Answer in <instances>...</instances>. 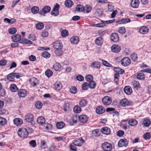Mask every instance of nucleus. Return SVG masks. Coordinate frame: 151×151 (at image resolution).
<instances>
[{"label": "nucleus", "instance_id": "obj_25", "mask_svg": "<svg viewBox=\"0 0 151 151\" xmlns=\"http://www.w3.org/2000/svg\"><path fill=\"white\" fill-rule=\"evenodd\" d=\"M37 123L43 125L45 123V120L44 117L40 116L37 118Z\"/></svg>", "mask_w": 151, "mask_h": 151}, {"label": "nucleus", "instance_id": "obj_12", "mask_svg": "<svg viewBox=\"0 0 151 151\" xmlns=\"http://www.w3.org/2000/svg\"><path fill=\"white\" fill-rule=\"evenodd\" d=\"M130 63V60L127 57L123 58L121 60V64L124 66H128Z\"/></svg>", "mask_w": 151, "mask_h": 151}, {"label": "nucleus", "instance_id": "obj_14", "mask_svg": "<svg viewBox=\"0 0 151 151\" xmlns=\"http://www.w3.org/2000/svg\"><path fill=\"white\" fill-rule=\"evenodd\" d=\"M18 94L19 97L24 98L27 96V91L25 89H20L18 91Z\"/></svg>", "mask_w": 151, "mask_h": 151}, {"label": "nucleus", "instance_id": "obj_53", "mask_svg": "<svg viewBox=\"0 0 151 151\" xmlns=\"http://www.w3.org/2000/svg\"><path fill=\"white\" fill-rule=\"evenodd\" d=\"M101 23L93 24L92 26L93 27H102L105 26V23H104V21H101Z\"/></svg>", "mask_w": 151, "mask_h": 151}, {"label": "nucleus", "instance_id": "obj_27", "mask_svg": "<svg viewBox=\"0 0 151 151\" xmlns=\"http://www.w3.org/2000/svg\"><path fill=\"white\" fill-rule=\"evenodd\" d=\"M150 120L147 118H145L143 119L142 124L143 126L145 127H148L151 123Z\"/></svg>", "mask_w": 151, "mask_h": 151}, {"label": "nucleus", "instance_id": "obj_19", "mask_svg": "<svg viewBox=\"0 0 151 151\" xmlns=\"http://www.w3.org/2000/svg\"><path fill=\"white\" fill-rule=\"evenodd\" d=\"M71 43L77 45L79 42V38L77 36H74L71 37L70 39Z\"/></svg>", "mask_w": 151, "mask_h": 151}, {"label": "nucleus", "instance_id": "obj_45", "mask_svg": "<svg viewBox=\"0 0 151 151\" xmlns=\"http://www.w3.org/2000/svg\"><path fill=\"white\" fill-rule=\"evenodd\" d=\"M62 48L55 49V53L56 55L58 56L62 55L63 54V52L62 50Z\"/></svg>", "mask_w": 151, "mask_h": 151}, {"label": "nucleus", "instance_id": "obj_6", "mask_svg": "<svg viewBox=\"0 0 151 151\" xmlns=\"http://www.w3.org/2000/svg\"><path fill=\"white\" fill-rule=\"evenodd\" d=\"M51 9V7L47 6H45L42 10H40L39 12V14L40 15L44 16L45 14L49 12Z\"/></svg>", "mask_w": 151, "mask_h": 151}, {"label": "nucleus", "instance_id": "obj_11", "mask_svg": "<svg viewBox=\"0 0 151 151\" xmlns=\"http://www.w3.org/2000/svg\"><path fill=\"white\" fill-rule=\"evenodd\" d=\"M128 142L125 138L120 139L118 143V146L120 147H126L128 145Z\"/></svg>", "mask_w": 151, "mask_h": 151}, {"label": "nucleus", "instance_id": "obj_58", "mask_svg": "<svg viewBox=\"0 0 151 151\" xmlns=\"http://www.w3.org/2000/svg\"><path fill=\"white\" fill-rule=\"evenodd\" d=\"M70 91L72 93L75 94L77 92V89L75 86H72L70 89Z\"/></svg>", "mask_w": 151, "mask_h": 151}, {"label": "nucleus", "instance_id": "obj_49", "mask_svg": "<svg viewBox=\"0 0 151 151\" xmlns=\"http://www.w3.org/2000/svg\"><path fill=\"white\" fill-rule=\"evenodd\" d=\"M89 87L88 83L87 82H84L82 85V88L83 90H88Z\"/></svg>", "mask_w": 151, "mask_h": 151}, {"label": "nucleus", "instance_id": "obj_28", "mask_svg": "<svg viewBox=\"0 0 151 151\" xmlns=\"http://www.w3.org/2000/svg\"><path fill=\"white\" fill-rule=\"evenodd\" d=\"M91 66L93 68H100L101 65L99 62L95 61L91 63Z\"/></svg>", "mask_w": 151, "mask_h": 151}, {"label": "nucleus", "instance_id": "obj_5", "mask_svg": "<svg viewBox=\"0 0 151 151\" xmlns=\"http://www.w3.org/2000/svg\"><path fill=\"white\" fill-rule=\"evenodd\" d=\"M34 117L33 114H27L25 116V119L27 122L32 124L34 122Z\"/></svg>", "mask_w": 151, "mask_h": 151}, {"label": "nucleus", "instance_id": "obj_4", "mask_svg": "<svg viewBox=\"0 0 151 151\" xmlns=\"http://www.w3.org/2000/svg\"><path fill=\"white\" fill-rule=\"evenodd\" d=\"M84 140L81 137L76 138L72 141L73 144L76 146H81L83 144Z\"/></svg>", "mask_w": 151, "mask_h": 151}, {"label": "nucleus", "instance_id": "obj_10", "mask_svg": "<svg viewBox=\"0 0 151 151\" xmlns=\"http://www.w3.org/2000/svg\"><path fill=\"white\" fill-rule=\"evenodd\" d=\"M31 85L33 87H35L39 84V81L37 78L32 77L29 80Z\"/></svg>", "mask_w": 151, "mask_h": 151}, {"label": "nucleus", "instance_id": "obj_2", "mask_svg": "<svg viewBox=\"0 0 151 151\" xmlns=\"http://www.w3.org/2000/svg\"><path fill=\"white\" fill-rule=\"evenodd\" d=\"M21 74L17 73H12L8 74L7 76V78L8 79L11 81H13L14 78H19L21 77Z\"/></svg>", "mask_w": 151, "mask_h": 151}, {"label": "nucleus", "instance_id": "obj_61", "mask_svg": "<svg viewBox=\"0 0 151 151\" xmlns=\"http://www.w3.org/2000/svg\"><path fill=\"white\" fill-rule=\"evenodd\" d=\"M118 32L121 34H124L126 32V29L125 27H119Z\"/></svg>", "mask_w": 151, "mask_h": 151}, {"label": "nucleus", "instance_id": "obj_43", "mask_svg": "<svg viewBox=\"0 0 151 151\" xmlns=\"http://www.w3.org/2000/svg\"><path fill=\"white\" fill-rule=\"evenodd\" d=\"M85 7L84 11L86 13H89L91 12L92 9V7L89 5H86Z\"/></svg>", "mask_w": 151, "mask_h": 151}, {"label": "nucleus", "instance_id": "obj_54", "mask_svg": "<svg viewBox=\"0 0 151 151\" xmlns=\"http://www.w3.org/2000/svg\"><path fill=\"white\" fill-rule=\"evenodd\" d=\"M50 54L47 51L43 52L42 54V56L45 58H48L50 57Z\"/></svg>", "mask_w": 151, "mask_h": 151}, {"label": "nucleus", "instance_id": "obj_24", "mask_svg": "<svg viewBox=\"0 0 151 151\" xmlns=\"http://www.w3.org/2000/svg\"><path fill=\"white\" fill-rule=\"evenodd\" d=\"M101 131L102 133L106 135H108L110 133V129L107 127H104L101 129Z\"/></svg>", "mask_w": 151, "mask_h": 151}, {"label": "nucleus", "instance_id": "obj_26", "mask_svg": "<svg viewBox=\"0 0 151 151\" xmlns=\"http://www.w3.org/2000/svg\"><path fill=\"white\" fill-rule=\"evenodd\" d=\"M124 90V92L127 95H130L132 92V88L129 86H126Z\"/></svg>", "mask_w": 151, "mask_h": 151}, {"label": "nucleus", "instance_id": "obj_42", "mask_svg": "<svg viewBox=\"0 0 151 151\" xmlns=\"http://www.w3.org/2000/svg\"><path fill=\"white\" fill-rule=\"evenodd\" d=\"M137 77L139 80H144L145 78V76L144 73H139L137 74Z\"/></svg>", "mask_w": 151, "mask_h": 151}, {"label": "nucleus", "instance_id": "obj_63", "mask_svg": "<svg viewBox=\"0 0 151 151\" xmlns=\"http://www.w3.org/2000/svg\"><path fill=\"white\" fill-rule=\"evenodd\" d=\"M124 134V132L123 130H119L116 133V135L119 137H122Z\"/></svg>", "mask_w": 151, "mask_h": 151}, {"label": "nucleus", "instance_id": "obj_52", "mask_svg": "<svg viewBox=\"0 0 151 151\" xmlns=\"http://www.w3.org/2000/svg\"><path fill=\"white\" fill-rule=\"evenodd\" d=\"M45 75L48 77H50L53 74L52 72L49 69L47 70L45 73Z\"/></svg>", "mask_w": 151, "mask_h": 151}, {"label": "nucleus", "instance_id": "obj_40", "mask_svg": "<svg viewBox=\"0 0 151 151\" xmlns=\"http://www.w3.org/2000/svg\"><path fill=\"white\" fill-rule=\"evenodd\" d=\"M31 12L34 14H36L39 13V8L37 6H34L32 7L31 9Z\"/></svg>", "mask_w": 151, "mask_h": 151}, {"label": "nucleus", "instance_id": "obj_30", "mask_svg": "<svg viewBox=\"0 0 151 151\" xmlns=\"http://www.w3.org/2000/svg\"><path fill=\"white\" fill-rule=\"evenodd\" d=\"M14 124L17 125L19 126L21 125L23 123L22 119L20 118H15L14 120Z\"/></svg>", "mask_w": 151, "mask_h": 151}, {"label": "nucleus", "instance_id": "obj_17", "mask_svg": "<svg viewBox=\"0 0 151 151\" xmlns=\"http://www.w3.org/2000/svg\"><path fill=\"white\" fill-rule=\"evenodd\" d=\"M78 119L80 122L85 123L88 121V118L86 115H82L79 116Z\"/></svg>", "mask_w": 151, "mask_h": 151}, {"label": "nucleus", "instance_id": "obj_16", "mask_svg": "<svg viewBox=\"0 0 151 151\" xmlns=\"http://www.w3.org/2000/svg\"><path fill=\"white\" fill-rule=\"evenodd\" d=\"M149 31V29L148 27L146 26H142L139 29V32L140 33L142 34H147Z\"/></svg>", "mask_w": 151, "mask_h": 151}, {"label": "nucleus", "instance_id": "obj_64", "mask_svg": "<svg viewBox=\"0 0 151 151\" xmlns=\"http://www.w3.org/2000/svg\"><path fill=\"white\" fill-rule=\"evenodd\" d=\"M29 144L31 147H35L36 146V141L35 140H32L29 142Z\"/></svg>", "mask_w": 151, "mask_h": 151}, {"label": "nucleus", "instance_id": "obj_22", "mask_svg": "<svg viewBox=\"0 0 151 151\" xmlns=\"http://www.w3.org/2000/svg\"><path fill=\"white\" fill-rule=\"evenodd\" d=\"M139 0H132L131 2V5L134 8H137L139 6Z\"/></svg>", "mask_w": 151, "mask_h": 151}, {"label": "nucleus", "instance_id": "obj_39", "mask_svg": "<svg viewBox=\"0 0 151 151\" xmlns=\"http://www.w3.org/2000/svg\"><path fill=\"white\" fill-rule=\"evenodd\" d=\"M87 104V101L84 99H82L79 102V104L82 107L85 106Z\"/></svg>", "mask_w": 151, "mask_h": 151}, {"label": "nucleus", "instance_id": "obj_56", "mask_svg": "<svg viewBox=\"0 0 151 151\" xmlns=\"http://www.w3.org/2000/svg\"><path fill=\"white\" fill-rule=\"evenodd\" d=\"M101 60L102 61L103 64L104 65L109 67H111L112 66L111 65L108 63L107 61H105L103 59H101Z\"/></svg>", "mask_w": 151, "mask_h": 151}, {"label": "nucleus", "instance_id": "obj_46", "mask_svg": "<svg viewBox=\"0 0 151 151\" xmlns=\"http://www.w3.org/2000/svg\"><path fill=\"white\" fill-rule=\"evenodd\" d=\"M55 86L56 90H59L62 88V84L59 82H56L55 84Z\"/></svg>", "mask_w": 151, "mask_h": 151}, {"label": "nucleus", "instance_id": "obj_51", "mask_svg": "<svg viewBox=\"0 0 151 151\" xmlns=\"http://www.w3.org/2000/svg\"><path fill=\"white\" fill-rule=\"evenodd\" d=\"M7 122V121L5 118L0 117V125L2 126L5 125Z\"/></svg>", "mask_w": 151, "mask_h": 151}, {"label": "nucleus", "instance_id": "obj_37", "mask_svg": "<svg viewBox=\"0 0 151 151\" xmlns=\"http://www.w3.org/2000/svg\"><path fill=\"white\" fill-rule=\"evenodd\" d=\"M92 134L93 136L95 137H98L100 135L99 130L98 129H96L92 131Z\"/></svg>", "mask_w": 151, "mask_h": 151}, {"label": "nucleus", "instance_id": "obj_20", "mask_svg": "<svg viewBox=\"0 0 151 151\" xmlns=\"http://www.w3.org/2000/svg\"><path fill=\"white\" fill-rule=\"evenodd\" d=\"M96 113L99 114H101L105 111L104 108L101 106H98L96 109Z\"/></svg>", "mask_w": 151, "mask_h": 151}, {"label": "nucleus", "instance_id": "obj_15", "mask_svg": "<svg viewBox=\"0 0 151 151\" xmlns=\"http://www.w3.org/2000/svg\"><path fill=\"white\" fill-rule=\"evenodd\" d=\"M112 52L114 53H118L121 50L120 47L118 45L114 44L111 47Z\"/></svg>", "mask_w": 151, "mask_h": 151}, {"label": "nucleus", "instance_id": "obj_9", "mask_svg": "<svg viewBox=\"0 0 151 151\" xmlns=\"http://www.w3.org/2000/svg\"><path fill=\"white\" fill-rule=\"evenodd\" d=\"M102 101L104 104L105 105H109L111 102V98L109 96H104L102 99Z\"/></svg>", "mask_w": 151, "mask_h": 151}, {"label": "nucleus", "instance_id": "obj_48", "mask_svg": "<svg viewBox=\"0 0 151 151\" xmlns=\"http://www.w3.org/2000/svg\"><path fill=\"white\" fill-rule=\"evenodd\" d=\"M89 87L91 89H94L95 88L96 86V83L93 81H92L89 82L88 83Z\"/></svg>", "mask_w": 151, "mask_h": 151}, {"label": "nucleus", "instance_id": "obj_44", "mask_svg": "<svg viewBox=\"0 0 151 151\" xmlns=\"http://www.w3.org/2000/svg\"><path fill=\"white\" fill-rule=\"evenodd\" d=\"M61 68V65L60 63H56L53 66V68L56 71L59 70Z\"/></svg>", "mask_w": 151, "mask_h": 151}, {"label": "nucleus", "instance_id": "obj_31", "mask_svg": "<svg viewBox=\"0 0 151 151\" xmlns=\"http://www.w3.org/2000/svg\"><path fill=\"white\" fill-rule=\"evenodd\" d=\"M19 43L22 44H27L30 45H31L33 43L32 41L25 38H22V39H21Z\"/></svg>", "mask_w": 151, "mask_h": 151}, {"label": "nucleus", "instance_id": "obj_62", "mask_svg": "<svg viewBox=\"0 0 151 151\" xmlns=\"http://www.w3.org/2000/svg\"><path fill=\"white\" fill-rule=\"evenodd\" d=\"M40 146L41 147L42 149H45L47 147L46 142L44 140L42 141L41 142Z\"/></svg>", "mask_w": 151, "mask_h": 151}, {"label": "nucleus", "instance_id": "obj_57", "mask_svg": "<svg viewBox=\"0 0 151 151\" xmlns=\"http://www.w3.org/2000/svg\"><path fill=\"white\" fill-rule=\"evenodd\" d=\"M150 134L149 132H146L143 135V137L145 140L149 139L150 137Z\"/></svg>", "mask_w": 151, "mask_h": 151}, {"label": "nucleus", "instance_id": "obj_7", "mask_svg": "<svg viewBox=\"0 0 151 151\" xmlns=\"http://www.w3.org/2000/svg\"><path fill=\"white\" fill-rule=\"evenodd\" d=\"M119 104L123 107H125L128 106H131L132 105L131 102L129 101L127 99L124 98L120 101Z\"/></svg>", "mask_w": 151, "mask_h": 151}, {"label": "nucleus", "instance_id": "obj_8", "mask_svg": "<svg viewBox=\"0 0 151 151\" xmlns=\"http://www.w3.org/2000/svg\"><path fill=\"white\" fill-rule=\"evenodd\" d=\"M110 38L111 41L114 43L117 42L119 40V37L118 34L115 32L111 34Z\"/></svg>", "mask_w": 151, "mask_h": 151}, {"label": "nucleus", "instance_id": "obj_3", "mask_svg": "<svg viewBox=\"0 0 151 151\" xmlns=\"http://www.w3.org/2000/svg\"><path fill=\"white\" fill-rule=\"evenodd\" d=\"M102 147L104 151H111L112 146L111 144L107 142H105L102 145Z\"/></svg>", "mask_w": 151, "mask_h": 151}, {"label": "nucleus", "instance_id": "obj_32", "mask_svg": "<svg viewBox=\"0 0 151 151\" xmlns=\"http://www.w3.org/2000/svg\"><path fill=\"white\" fill-rule=\"evenodd\" d=\"M73 4V3L71 0H67L65 2V6L67 7H71Z\"/></svg>", "mask_w": 151, "mask_h": 151}, {"label": "nucleus", "instance_id": "obj_1", "mask_svg": "<svg viewBox=\"0 0 151 151\" xmlns=\"http://www.w3.org/2000/svg\"><path fill=\"white\" fill-rule=\"evenodd\" d=\"M18 134L20 137L24 138L27 137L28 135V132L26 128L22 127L19 129Z\"/></svg>", "mask_w": 151, "mask_h": 151}, {"label": "nucleus", "instance_id": "obj_21", "mask_svg": "<svg viewBox=\"0 0 151 151\" xmlns=\"http://www.w3.org/2000/svg\"><path fill=\"white\" fill-rule=\"evenodd\" d=\"M53 47L55 49H58L60 48H62L63 45L62 43L59 41H55L53 43Z\"/></svg>", "mask_w": 151, "mask_h": 151}, {"label": "nucleus", "instance_id": "obj_18", "mask_svg": "<svg viewBox=\"0 0 151 151\" xmlns=\"http://www.w3.org/2000/svg\"><path fill=\"white\" fill-rule=\"evenodd\" d=\"M21 38V36L19 34L14 35H12L11 37V39L12 41L14 42H19Z\"/></svg>", "mask_w": 151, "mask_h": 151}, {"label": "nucleus", "instance_id": "obj_41", "mask_svg": "<svg viewBox=\"0 0 151 151\" xmlns=\"http://www.w3.org/2000/svg\"><path fill=\"white\" fill-rule=\"evenodd\" d=\"M44 24L42 23L39 22L36 24V27L38 30H41L44 28Z\"/></svg>", "mask_w": 151, "mask_h": 151}, {"label": "nucleus", "instance_id": "obj_36", "mask_svg": "<svg viewBox=\"0 0 151 151\" xmlns=\"http://www.w3.org/2000/svg\"><path fill=\"white\" fill-rule=\"evenodd\" d=\"M10 89L13 92H17L19 90L18 88L15 84H11L10 87Z\"/></svg>", "mask_w": 151, "mask_h": 151}, {"label": "nucleus", "instance_id": "obj_23", "mask_svg": "<svg viewBox=\"0 0 151 151\" xmlns=\"http://www.w3.org/2000/svg\"><path fill=\"white\" fill-rule=\"evenodd\" d=\"M128 124L131 126H135L138 124L137 121L134 119H129L128 120Z\"/></svg>", "mask_w": 151, "mask_h": 151}, {"label": "nucleus", "instance_id": "obj_47", "mask_svg": "<svg viewBox=\"0 0 151 151\" xmlns=\"http://www.w3.org/2000/svg\"><path fill=\"white\" fill-rule=\"evenodd\" d=\"M81 107L78 105L75 106L73 108V111L76 113H79L81 112Z\"/></svg>", "mask_w": 151, "mask_h": 151}, {"label": "nucleus", "instance_id": "obj_35", "mask_svg": "<svg viewBox=\"0 0 151 151\" xmlns=\"http://www.w3.org/2000/svg\"><path fill=\"white\" fill-rule=\"evenodd\" d=\"M132 83L134 88L137 89L140 87V85L138 81L134 80L132 81Z\"/></svg>", "mask_w": 151, "mask_h": 151}, {"label": "nucleus", "instance_id": "obj_13", "mask_svg": "<svg viewBox=\"0 0 151 151\" xmlns=\"http://www.w3.org/2000/svg\"><path fill=\"white\" fill-rule=\"evenodd\" d=\"M60 5L58 4H56L53 10L51 12L52 15H54L55 16H57L59 13L58 9H59Z\"/></svg>", "mask_w": 151, "mask_h": 151}, {"label": "nucleus", "instance_id": "obj_38", "mask_svg": "<svg viewBox=\"0 0 151 151\" xmlns=\"http://www.w3.org/2000/svg\"><path fill=\"white\" fill-rule=\"evenodd\" d=\"M85 7L82 5L78 4L76 7V10L78 12H83L84 11Z\"/></svg>", "mask_w": 151, "mask_h": 151}, {"label": "nucleus", "instance_id": "obj_34", "mask_svg": "<svg viewBox=\"0 0 151 151\" xmlns=\"http://www.w3.org/2000/svg\"><path fill=\"white\" fill-rule=\"evenodd\" d=\"M35 105L37 109H40L42 107L43 104L41 101H38L35 102Z\"/></svg>", "mask_w": 151, "mask_h": 151}, {"label": "nucleus", "instance_id": "obj_55", "mask_svg": "<svg viewBox=\"0 0 151 151\" xmlns=\"http://www.w3.org/2000/svg\"><path fill=\"white\" fill-rule=\"evenodd\" d=\"M17 32V29L15 28L12 27L10 28L8 30L9 33L11 35L14 34Z\"/></svg>", "mask_w": 151, "mask_h": 151}, {"label": "nucleus", "instance_id": "obj_29", "mask_svg": "<svg viewBox=\"0 0 151 151\" xmlns=\"http://www.w3.org/2000/svg\"><path fill=\"white\" fill-rule=\"evenodd\" d=\"M103 38L101 37L97 38L95 40V43L98 45H101L103 44Z\"/></svg>", "mask_w": 151, "mask_h": 151}, {"label": "nucleus", "instance_id": "obj_59", "mask_svg": "<svg viewBox=\"0 0 151 151\" xmlns=\"http://www.w3.org/2000/svg\"><path fill=\"white\" fill-rule=\"evenodd\" d=\"M61 35L63 37H65L68 35V31L67 30H63L61 32Z\"/></svg>", "mask_w": 151, "mask_h": 151}, {"label": "nucleus", "instance_id": "obj_60", "mask_svg": "<svg viewBox=\"0 0 151 151\" xmlns=\"http://www.w3.org/2000/svg\"><path fill=\"white\" fill-rule=\"evenodd\" d=\"M75 145L73 144V142L72 143L70 144V147L71 150L73 151H76L77 150V148L76 147Z\"/></svg>", "mask_w": 151, "mask_h": 151}, {"label": "nucleus", "instance_id": "obj_33", "mask_svg": "<svg viewBox=\"0 0 151 151\" xmlns=\"http://www.w3.org/2000/svg\"><path fill=\"white\" fill-rule=\"evenodd\" d=\"M65 123L63 122H58L56 124L57 128L60 129L63 128L65 127Z\"/></svg>", "mask_w": 151, "mask_h": 151}, {"label": "nucleus", "instance_id": "obj_50", "mask_svg": "<svg viewBox=\"0 0 151 151\" xmlns=\"http://www.w3.org/2000/svg\"><path fill=\"white\" fill-rule=\"evenodd\" d=\"M85 78L87 81L88 82L93 81V76L91 75H88L86 76Z\"/></svg>", "mask_w": 151, "mask_h": 151}]
</instances>
